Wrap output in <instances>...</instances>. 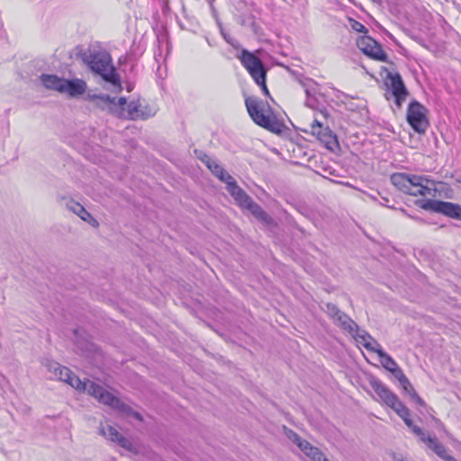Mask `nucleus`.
<instances>
[{
	"label": "nucleus",
	"instance_id": "aec40b11",
	"mask_svg": "<svg viewBox=\"0 0 461 461\" xmlns=\"http://www.w3.org/2000/svg\"><path fill=\"white\" fill-rule=\"evenodd\" d=\"M40 79L44 87L49 90L57 91L61 94V88H63L64 77H59L57 75L51 74H41Z\"/></svg>",
	"mask_w": 461,
	"mask_h": 461
},
{
	"label": "nucleus",
	"instance_id": "5fc2aeb1",
	"mask_svg": "<svg viewBox=\"0 0 461 461\" xmlns=\"http://www.w3.org/2000/svg\"><path fill=\"white\" fill-rule=\"evenodd\" d=\"M241 3H243V0H240Z\"/></svg>",
	"mask_w": 461,
	"mask_h": 461
},
{
	"label": "nucleus",
	"instance_id": "8fccbe9b",
	"mask_svg": "<svg viewBox=\"0 0 461 461\" xmlns=\"http://www.w3.org/2000/svg\"><path fill=\"white\" fill-rule=\"evenodd\" d=\"M358 337L361 339L362 343H364L366 341H370V339H373V337L366 331H363L362 334L358 335Z\"/></svg>",
	"mask_w": 461,
	"mask_h": 461
},
{
	"label": "nucleus",
	"instance_id": "58836bf2",
	"mask_svg": "<svg viewBox=\"0 0 461 461\" xmlns=\"http://www.w3.org/2000/svg\"><path fill=\"white\" fill-rule=\"evenodd\" d=\"M391 373L399 381L400 384H406V379L408 378L399 366L393 368Z\"/></svg>",
	"mask_w": 461,
	"mask_h": 461
},
{
	"label": "nucleus",
	"instance_id": "a211bd4d",
	"mask_svg": "<svg viewBox=\"0 0 461 461\" xmlns=\"http://www.w3.org/2000/svg\"><path fill=\"white\" fill-rule=\"evenodd\" d=\"M313 135L330 150L333 151L339 146L336 134H334L329 127L321 128L320 134Z\"/></svg>",
	"mask_w": 461,
	"mask_h": 461
},
{
	"label": "nucleus",
	"instance_id": "f257e3e1",
	"mask_svg": "<svg viewBox=\"0 0 461 461\" xmlns=\"http://www.w3.org/2000/svg\"><path fill=\"white\" fill-rule=\"evenodd\" d=\"M390 180L399 191L413 196L435 195V193H440L447 186L445 183L431 180L426 175L402 172L392 174Z\"/></svg>",
	"mask_w": 461,
	"mask_h": 461
},
{
	"label": "nucleus",
	"instance_id": "473e14b6",
	"mask_svg": "<svg viewBox=\"0 0 461 461\" xmlns=\"http://www.w3.org/2000/svg\"><path fill=\"white\" fill-rule=\"evenodd\" d=\"M69 375H71V370L66 366H61V367L59 369V371L54 375V376L66 383V379L69 378Z\"/></svg>",
	"mask_w": 461,
	"mask_h": 461
},
{
	"label": "nucleus",
	"instance_id": "c03bdc74",
	"mask_svg": "<svg viewBox=\"0 0 461 461\" xmlns=\"http://www.w3.org/2000/svg\"><path fill=\"white\" fill-rule=\"evenodd\" d=\"M321 128H323V125L318 120L315 119L311 124L312 134H320V131H321Z\"/></svg>",
	"mask_w": 461,
	"mask_h": 461
},
{
	"label": "nucleus",
	"instance_id": "a18cd8bd",
	"mask_svg": "<svg viewBox=\"0 0 461 461\" xmlns=\"http://www.w3.org/2000/svg\"><path fill=\"white\" fill-rule=\"evenodd\" d=\"M237 20L240 25L245 26L249 23L250 20H253V16L240 14L238 16Z\"/></svg>",
	"mask_w": 461,
	"mask_h": 461
},
{
	"label": "nucleus",
	"instance_id": "49530a36",
	"mask_svg": "<svg viewBox=\"0 0 461 461\" xmlns=\"http://www.w3.org/2000/svg\"><path fill=\"white\" fill-rule=\"evenodd\" d=\"M396 413L403 420V421H405V419H409L411 415L410 411L406 406L404 408L400 409V411H397Z\"/></svg>",
	"mask_w": 461,
	"mask_h": 461
},
{
	"label": "nucleus",
	"instance_id": "0eeeda50",
	"mask_svg": "<svg viewBox=\"0 0 461 461\" xmlns=\"http://www.w3.org/2000/svg\"><path fill=\"white\" fill-rule=\"evenodd\" d=\"M357 48L369 58L388 62V55L383 50L382 46L375 39L370 36H361L357 40Z\"/></svg>",
	"mask_w": 461,
	"mask_h": 461
},
{
	"label": "nucleus",
	"instance_id": "864d4df0",
	"mask_svg": "<svg viewBox=\"0 0 461 461\" xmlns=\"http://www.w3.org/2000/svg\"><path fill=\"white\" fill-rule=\"evenodd\" d=\"M456 181L461 184V176Z\"/></svg>",
	"mask_w": 461,
	"mask_h": 461
},
{
	"label": "nucleus",
	"instance_id": "603ef678",
	"mask_svg": "<svg viewBox=\"0 0 461 461\" xmlns=\"http://www.w3.org/2000/svg\"><path fill=\"white\" fill-rule=\"evenodd\" d=\"M250 26H251L253 29H255V27H256V23H255V22H254V21H251V23H250Z\"/></svg>",
	"mask_w": 461,
	"mask_h": 461
},
{
	"label": "nucleus",
	"instance_id": "1a4fd4ad",
	"mask_svg": "<svg viewBox=\"0 0 461 461\" xmlns=\"http://www.w3.org/2000/svg\"><path fill=\"white\" fill-rule=\"evenodd\" d=\"M99 432L101 435L105 437L112 442L118 444L120 447H123L128 451H133V445L130 439L122 436L115 428L111 425H107L106 427L101 426L99 428Z\"/></svg>",
	"mask_w": 461,
	"mask_h": 461
},
{
	"label": "nucleus",
	"instance_id": "dca6fc26",
	"mask_svg": "<svg viewBox=\"0 0 461 461\" xmlns=\"http://www.w3.org/2000/svg\"><path fill=\"white\" fill-rule=\"evenodd\" d=\"M107 405L122 414L131 416L140 421L142 420V416L140 412L135 411L130 405L126 404L125 402L121 401L120 398L114 396L113 394L111 397Z\"/></svg>",
	"mask_w": 461,
	"mask_h": 461
},
{
	"label": "nucleus",
	"instance_id": "39448f33",
	"mask_svg": "<svg viewBox=\"0 0 461 461\" xmlns=\"http://www.w3.org/2000/svg\"><path fill=\"white\" fill-rule=\"evenodd\" d=\"M428 109L417 100H412L407 108L406 120L413 131L419 134L426 132L429 126Z\"/></svg>",
	"mask_w": 461,
	"mask_h": 461
},
{
	"label": "nucleus",
	"instance_id": "e433bc0d",
	"mask_svg": "<svg viewBox=\"0 0 461 461\" xmlns=\"http://www.w3.org/2000/svg\"><path fill=\"white\" fill-rule=\"evenodd\" d=\"M348 22H349V25L352 30H354L357 32H364V33H366L368 32L367 29L365 27V25H363L358 21L349 18Z\"/></svg>",
	"mask_w": 461,
	"mask_h": 461
},
{
	"label": "nucleus",
	"instance_id": "6ab92c4d",
	"mask_svg": "<svg viewBox=\"0 0 461 461\" xmlns=\"http://www.w3.org/2000/svg\"><path fill=\"white\" fill-rule=\"evenodd\" d=\"M152 115H154V113L150 110L149 112L144 111L139 101H131L127 104V117L131 120H144Z\"/></svg>",
	"mask_w": 461,
	"mask_h": 461
},
{
	"label": "nucleus",
	"instance_id": "79ce46f5",
	"mask_svg": "<svg viewBox=\"0 0 461 461\" xmlns=\"http://www.w3.org/2000/svg\"><path fill=\"white\" fill-rule=\"evenodd\" d=\"M297 447L306 455L308 453V451L312 450V447L313 446L309 441L303 438L297 444Z\"/></svg>",
	"mask_w": 461,
	"mask_h": 461
},
{
	"label": "nucleus",
	"instance_id": "ddd939ff",
	"mask_svg": "<svg viewBox=\"0 0 461 461\" xmlns=\"http://www.w3.org/2000/svg\"><path fill=\"white\" fill-rule=\"evenodd\" d=\"M421 441L426 443L444 461H457L453 456L447 453V448L436 438L430 436L422 437Z\"/></svg>",
	"mask_w": 461,
	"mask_h": 461
},
{
	"label": "nucleus",
	"instance_id": "f03ea898",
	"mask_svg": "<svg viewBox=\"0 0 461 461\" xmlns=\"http://www.w3.org/2000/svg\"><path fill=\"white\" fill-rule=\"evenodd\" d=\"M77 56L81 59L92 73L100 76L104 81L109 83L117 91H122L121 77L116 72L109 52L106 50H80Z\"/></svg>",
	"mask_w": 461,
	"mask_h": 461
},
{
	"label": "nucleus",
	"instance_id": "c85d7f7f",
	"mask_svg": "<svg viewBox=\"0 0 461 461\" xmlns=\"http://www.w3.org/2000/svg\"><path fill=\"white\" fill-rule=\"evenodd\" d=\"M66 383L77 390L84 391L86 380L84 382L81 381L79 377L71 371V375H69V378L66 379Z\"/></svg>",
	"mask_w": 461,
	"mask_h": 461
},
{
	"label": "nucleus",
	"instance_id": "f3484780",
	"mask_svg": "<svg viewBox=\"0 0 461 461\" xmlns=\"http://www.w3.org/2000/svg\"><path fill=\"white\" fill-rule=\"evenodd\" d=\"M66 206L69 211L79 216L83 221L94 226L98 224L97 221L91 215V213L88 212L83 205L74 201L73 199L68 200Z\"/></svg>",
	"mask_w": 461,
	"mask_h": 461
},
{
	"label": "nucleus",
	"instance_id": "ea45409f",
	"mask_svg": "<svg viewBox=\"0 0 461 461\" xmlns=\"http://www.w3.org/2000/svg\"><path fill=\"white\" fill-rule=\"evenodd\" d=\"M318 84L316 81L312 79V85H308L307 87L304 89L306 96H312V95H321L318 89H317Z\"/></svg>",
	"mask_w": 461,
	"mask_h": 461
},
{
	"label": "nucleus",
	"instance_id": "f704fd0d",
	"mask_svg": "<svg viewBox=\"0 0 461 461\" xmlns=\"http://www.w3.org/2000/svg\"><path fill=\"white\" fill-rule=\"evenodd\" d=\"M284 431L285 436L296 445L303 439L295 431L285 426H284Z\"/></svg>",
	"mask_w": 461,
	"mask_h": 461
},
{
	"label": "nucleus",
	"instance_id": "bb28decb",
	"mask_svg": "<svg viewBox=\"0 0 461 461\" xmlns=\"http://www.w3.org/2000/svg\"><path fill=\"white\" fill-rule=\"evenodd\" d=\"M320 95L306 96L305 105L312 110H318L324 116H328V112L322 109V104L319 99Z\"/></svg>",
	"mask_w": 461,
	"mask_h": 461
},
{
	"label": "nucleus",
	"instance_id": "2eb2a0df",
	"mask_svg": "<svg viewBox=\"0 0 461 461\" xmlns=\"http://www.w3.org/2000/svg\"><path fill=\"white\" fill-rule=\"evenodd\" d=\"M107 405L122 414L131 416L140 421L142 420V416L140 412L135 411L130 405L126 404L125 402L121 401L120 398L114 396L113 394L111 397Z\"/></svg>",
	"mask_w": 461,
	"mask_h": 461
},
{
	"label": "nucleus",
	"instance_id": "72a5a7b5",
	"mask_svg": "<svg viewBox=\"0 0 461 461\" xmlns=\"http://www.w3.org/2000/svg\"><path fill=\"white\" fill-rule=\"evenodd\" d=\"M325 307H326V312L328 313V315L335 320V318L340 313V310L338 308V306L334 303H327L325 304Z\"/></svg>",
	"mask_w": 461,
	"mask_h": 461
},
{
	"label": "nucleus",
	"instance_id": "6e6552de",
	"mask_svg": "<svg viewBox=\"0 0 461 461\" xmlns=\"http://www.w3.org/2000/svg\"><path fill=\"white\" fill-rule=\"evenodd\" d=\"M239 58L242 66L248 70L253 79L259 77V75L267 74V68L262 60L254 53L242 50Z\"/></svg>",
	"mask_w": 461,
	"mask_h": 461
},
{
	"label": "nucleus",
	"instance_id": "412c9836",
	"mask_svg": "<svg viewBox=\"0 0 461 461\" xmlns=\"http://www.w3.org/2000/svg\"><path fill=\"white\" fill-rule=\"evenodd\" d=\"M335 323L340 326L343 330H347L351 335H354L358 330L357 324L345 312L340 313L333 320Z\"/></svg>",
	"mask_w": 461,
	"mask_h": 461
},
{
	"label": "nucleus",
	"instance_id": "cd10ccee",
	"mask_svg": "<svg viewBox=\"0 0 461 461\" xmlns=\"http://www.w3.org/2000/svg\"><path fill=\"white\" fill-rule=\"evenodd\" d=\"M114 98V107L112 108V114L115 115L118 118L125 117V105L127 104V100L125 97H120L117 101Z\"/></svg>",
	"mask_w": 461,
	"mask_h": 461
},
{
	"label": "nucleus",
	"instance_id": "7ed1b4c3",
	"mask_svg": "<svg viewBox=\"0 0 461 461\" xmlns=\"http://www.w3.org/2000/svg\"><path fill=\"white\" fill-rule=\"evenodd\" d=\"M245 105L249 115L257 125L276 134L284 131L285 128L284 122L277 119L267 102L256 96H247Z\"/></svg>",
	"mask_w": 461,
	"mask_h": 461
},
{
	"label": "nucleus",
	"instance_id": "4c0bfd02",
	"mask_svg": "<svg viewBox=\"0 0 461 461\" xmlns=\"http://www.w3.org/2000/svg\"><path fill=\"white\" fill-rule=\"evenodd\" d=\"M43 365L45 367H47V369L50 372L53 373V375H55L59 371V369L61 367L60 364H59L56 361L50 360V359H46L43 362Z\"/></svg>",
	"mask_w": 461,
	"mask_h": 461
},
{
	"label": "nucleus",
	"instance_id": "4468645a",
	"mask_svg": "<svg viewBox=\"0 0 461 461\" xmlns=\"http://www.w3.org/2000/svg\"><path fill=\"white\" fill-rule=\"evenodd\" d=\"M227 190L230 195L239 203L241 207H244L252 198L238 185L237 182L232 179L226 181Z\"/></svg>",
	"mask_w": 461,
	"mask_h": 461
},
{
	"label": "nucleus",
	"instance_id": "f8f14e48",
	"mask_svg": "<svg viewBox=\"0 0 461 461\" xmlns=\"http://www.w3.org/2000/svg\"><path fill=\"white\" fill-rule=\"evenodd\" d=\"M84 392H87L88 394L96 398L100 402L107 405L113 394L104 389L102 385L86 380V384Z\"/></svg>",
	"mask_w": 461,
	"mask_h": 461
},
{
	"label": "nucleus",
	"instance_id": "4be33fe9",
	"mask_svg": "<svg viewBox=\"0 0 461 461\" xmlns=\"http://www.w3.org/2000/svg\"><path fill=\"white\" fill-rule=\"evenodd\" d=\"M259 221L265 223H271L272 218L262 209V207L251 199L245 206Z\"/></svg>",
	"mask_w": 461,
	"mask_h": 461
},
{
	"label": "nucleus",
	"instance_id": "de8ad7c7",
	"mask_svg": "<svg viewBox=\"0 0 461 461\" xmlns=\"http://www.w3.org/2000/svg\"><path fill=\"white\" fill-rule=\"evenodd\" d=\"M198 158L201 159L206 166H208L213 160L210 158V156L202 151L198 155Z\"/></svg>",
	"mask_w": 461,
	"mask_h": 461
},
{
	"label": "nucleus",
	"instance_id": "a19ab883",
	"mask_svg": "<svg viewBox=\"0 0 461 461\" xmlns=\"http://www.w3.org/2000/svg\"><path fill=\"white\" fill-rule=\"evenodd\" d=\"M387 406L392 408L395 412L399 411L400 409L404 408L405 405L399 400L398 396L394 397V400L392 401Z\"/></svg>",
	"mask_w": 461,
	"mask_h": 461
},
{
	"label": "nucleus",
	"instance_id": "a878e982",
	"mask_svg": "<svg viewBox=\"0 0 461 461\" xmlns=\"http://www.w3.org/2000/svg\"><path fill=\"white\" fill-rule=\"evenodd\" d=\"M404 393H408L411 399L415 402L418 405L424 406V401L416 393L413 385L409 379H406V384H400Z\"/></svg>",
	"mask_w": 461,
	"mask_h": 461
},
{
	"label": "nucleus",
	"instance_id": "37998d69",
	"mask_svg": "<svg viewBox=\"0 0 461 461\" xmlns=\"http://www.w3.org/2000/svg\"><path fill=\"white\" fill-rule=\"evenodd\" d=\"M296 80L303 89H305L309 84L312 85V79L310 77H305L303 75H298L296 77Z\"/></svg>",
	"mask_w": 461,
	"mask_h": 461
},
{
	"label": "nucleus",
	"instance_id": "423d86ee",
	"mask_svg": "<svg viewBox=\"0 0 461 461\" xmlns=\"http://www.w3.org/2000/svg\"><path fill=\"white\" fill-rule=\"evenodd\" d=\"M416 204L423 210L442 213L449 218L461 220V205L450 202L420 199Z\"/></svg>",
	"mask_w": 461,
	"mask_h": 461
},
{
	"label": "nucleus",
	"instance_id": "20e7f679",
	"mask_svg": "<svg viewBox=\"0 0 461 461\" xmlns=\"http://www.w3.org/2000/svg\"><path fill=\"white\" fill-rule=\"evenodd\" d=\"M384 71L386 72V77L384 79V97L386 100L393 98L394 104L400 109L409 95L408 89L398 72L393 73L387 68H384Z\"/></svg>",
	"mask_w": 461,
	"mask_h": 461
},
{
	"label": "nucleus",
	"instance_id": "b1692460",
	"mask_svg": "<svg viewBox=\"0 0 461 461\" xmlns=\"http://www.w3.org/2000/svg\"><path fill=\"white\" fill-rule=\"evenodd\" d=\"M207 167L215 176H217L223 183H225L226 181H230L232 179V176L229 173H227L225 169L214 160H212L207 166Z\"/></svg>",
	"mask_w": 461,
	"mask_h": 461
},
{
	"label": "nucleus",
	"instance_id": "5701e85b",
	"mask_svg": "<svg viewBox=\"0 0 461 461\" xmlns=\"http://www.w3.org/2000/svg\"><path fill=\"white\" fill-rule=\"evenodd\" d=\"M90 98L95 102L99 108L107 110L112 113V108L114 107V98L110 97L108 95H93Z\"/></svg>",
	"mask_w": 461,
	"mask_h": 461
},
{
	"label": "nucleus",
	"instance_id": "9d476101",
	"mask_svg": "<svg viewBox=\"0 0 461 461\" xmlns=\"http://www.w3.org/2000/svg\"><path fill=\"white\" fill-rule=\"evenodd\" d=\"M62 86L63 88H61V94H67L70 97H77L85 94L87 88L86 81L79 78H64Z\"/></svg>",
	"mask_w": 461,
	"mask_h": 461
},
{
	"label": "nucleus",
	"instance_id": "9b49d317",
	"mask_svg": "<svg viewBox=\"0 0 461 461\" xmlns=\"http://www.w3.org/2000/svg\"><path fill=\"white\" fill-rule=\"evenodd\" d=\"M369 384L381 399V401H383L386 405L390 404V402H393L392 401L394 400L396 394L393 393L382 381L375 376H372L369 379Z\"/></svg>",
	"mask_w": 461,
	"mask_h": 461
},
{
	"label": "nucleus",
	"instance_id": "7c9ffc66",
	"mask_svg": "<svg viewBox=\"0 0 461 461\" xmlns=\"http://www.w3.org/2000/svg\"><path fill=\"white\" fill-rule=\"evenodd\" d=\"M306 456L311 457L312 461H329L323 453L316 447H312V450L308 451Z\"/></svg>",
	"mask_w": 461,
	"mask_h": 461
},
{
	"label": "nucleus",
	"instance_id": "c756f323",
	"mask_svg": "<svg viewBox=\"0 0 461 461\" xmlns=\"http://www.w3.org/2000/svg\"><path fill=\"white\" fill-rule=\"evenodd\" d=\"M266 80H267V74H263V75H261V76L259 75V77H258L254 78L255 83H256L258 86H260V88H261V90H262L263 94H264L267 97H268L269 99H271L272 101H274V100H273V97L271 96V95H270V93H269V91H268V88H267V86Z\"/></svg>",
	"mask_w": 461,
	"mask_h": 461
},
{
	"label": "nucleus",
	"instance_id": "393cba45",
	"mask_svg": "<svg viewBox=\"0 0 461 461\" xmlns=\"http://www.w3.org/2000/svg\"><path fill=\"white\" fill-rule=\"evenodd\" d=\"M376 354L380 357L381 365L389 372H392V370L398 366L395 360L384 352V349H377Z\"/></svg>",
	"mask_w": 461,
	"mask_h": 461
},
{
	"label": "nucleus",
	"instance_id": "c9c22d12",
	"mask_svg": "<svg viewBox=\"0 0 461 461\" xmlns=\"http://www.w3.org/2000/svg\"><path fill=\"white\" fill-rule=\"evenodd\" d=\"M363 346L366 350L375 352V353H376L377 349H383L381 345L374 338L372 339H370V341L364 342Z\"/></svg>",
	"mask_w": 461,
	"mask_h": 461
},
{
	"label": "nucleus",
	"instance_id": "2f4dec72",
	"mask_svg": "<svg viewBox=\"0 0 461 461\" xmlns=\"http://www.w3.org/2000/svg\"><path fill=\"white\" fill-rule=\"evenodd\" d=\"M404 423L406 424V426H407L409 429H411V431H412L415 435L419 436L420 438H421L422 437H427V436L425 435V433L423 432V430H422L420 427H418L417 425H415V424L413 423V421L411 420V418H409V419H405Z\"/></svg>",
	"mask_w": 461,
	"mask_h": 461
},
{
	"label": "nucleus",
	"instance_id": "09e8293b",
	"mask_svg": "<svg viewBox=\"0 0 461 461\" xmlns=\"http://www.w3.org/2000/svg\"><path fill=\"white\" fill-rule=\"evenodd\" d=\"M220 30H221V35L223 36L224 40H225L228 43H230V44L233 45L232 39H231V38H230V36H229L225 32H224V29H223V27H222V25H221V24H220Z\"/></svg>",
	"mask_w": 461,
	"mask_h": 461
},
{
	"label": "nucleus",
	"instance_id": "3c124183",
	"mask_svg": "<svg viewBox=\"0 0 461 461\" xmlns=\"http://www.w3.org/2000/svg\"><path fill=\"white\" fill-rule=\"evenodd\" d=\"M213 1L214 0H209V4H210L211 10L214 13L215 12V7L213 5Z\"/></svg>",
	"mask_w": 461,
	"mask_h": 461
}]
</instances>
